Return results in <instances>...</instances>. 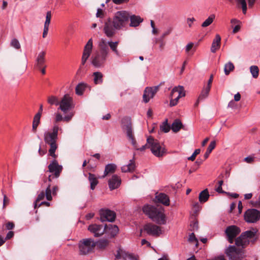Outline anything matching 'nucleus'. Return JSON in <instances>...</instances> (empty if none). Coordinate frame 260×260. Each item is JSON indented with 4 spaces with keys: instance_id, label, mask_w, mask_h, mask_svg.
<instances>
[{
    "instance_id": "6e6d98bb",
    "label": "nucleus",
    "mask_w": 260,
    "mask_h": 260,
    "mask_svg": "<svg viewBox=\"0 0 260 260\" xmlns=\"http://www.w3.org/2000/svg\"><path fill=\"white\" fill-rule=\"evenodd\" d=\"M61 120H63V117L62 116L61 114L59 113H56L55 117V122L56 123L61 121Z\"/></svg>"
},
{
    "instance_id": "774afa93",
    "label": "nucleus",
    "mask_w": 260,
    "mask_h": 260,
    "mask_svg": "<svg viewBox=\"0 0 260 260\" xmlns=\"http://www.w3.org/2000/svg\"><path fill=\"white\" fill-rule=\"evenodd\" d=\"M212 260H226L224 256L223 255H220L217 257H215Z\"/></svg>"
},
{
    "instance_id": "b1692460",
    "label": "nucleus",
    "mask_w": 260,
    "mask_h": 260,
    "mask_svg": "<svg viewBox=\"0 0 260 260\" xmlns=\"http://www.w3.org/2000/svg\"><path fill=\"white\" fill-rule=\"evenodd\" d=\"M51 11H48L46 13V20L44 23V29L42 37L43 38H45L48 34L49 30V27L51 19Z\"/></svg>"
},
{
    "instance_id": "3c124183",
    "label": "nucleus",
    "mask_w": 260,
    "mask_h": 260,
    "mask_svg": "<svg viewBox=\"0 0 260 260\" xmlns=\"http://www.w3.org/2000/svg\"><path fill=\"white\" fill-rule=\"evenodd\" d=\"M200 151L201 150L200 149H196L191 156L188 158V159L189 160L193 161L195 159L196 156L200 153Z\"/></svg>"
},
{
    "instance_id": "c756f323",
    "label": "nucleus",
    "mask_w": 260,
    "mask_h": 260,
    "mask_svg": "<svg viewBox=\"0 0 260 260\" xmlns=\"http://www.w3.org/2000/svg\"><path fill=\"white\" fill-rule=\"evenodd\" d=\"M107 44L110 47L111 50L117 56L120 57L121 53L118 50V46L119 44L118 41L112 42L108 41Z\"/></svg>"
},
{
    "instance_id": "2f4dec72",
    "label": "nucleus",
    "mask_w": 260,
    "mask_h": 260,
    "mask_svg": "<svg viewBox=\"0 0 260 260\" xmlns=\"http://www.w3.org/2000/svg\"><path fill=\"white\" fill-rule=\"evenodd\" d=\"M98 179V178L96 177L94 174L90 173L88 174V180L90 182L91 189H94L95 186L98 184L99 181Z\"/></svg>"
},
{
    "instance_id": "f8f14e48",
    "label": "nucleus",
    "mask_w": 260,
    "mask_h": 260,
    "mask_svg": "<svg viewBox=\"0 0 260 260\" xmlns=\"http://www.w3.org/2000/svg\"><path fill=\"white\" fill-rule=\"evenodd\" d=\"M244 218L248 223H255L260 219V211L255 209H249L244 213Z\"/></svg>"
},
{
    "instance_id": "603ef678",
    "label": "nucleus",
    "mask_w": 260,
    "mask_h": 260,
    "mask_svg": "<svg viewBox=\"0 0 260 260\" xmlns=\"http://www.w3.org/2000/svg\"><path fill=\"white\" fill-rule=\"evenodd\" d=\"M107 43L106 42V41L104 40H102L101 42L99 44V46L100 47V50H102L103 48H105L108 52V53H109V49L108 47H107Z\"/></svg>"
},
{
    "instance_id": "0e129e2a",
    "label": "nucleus",
    "mask_w": 260,
    "mask_h": 260,
    "mask_svg": "<svg viewBox=\"0 0 260 260\" xmlns=\"http://www.w3.org/2000/svg\"><path fill=\"white\" fill-rule=\"evenodd\" d=\"M14 236V233L12 231H10L7 234L6 237L4 240H8L11 239Z\"/></svg>"
},
{
    "instance_id": "bf43d9fd",
    "label": "nucleus",
    "mask_w": 260,
    "mask_h": 260,
    "mask_svg": "<svg viewBox=\"0 0 260 260\" xmlns=\"http://www.w3.org/2000/svg\"><path fill=\"white\" fill-rule=\"evenodd\" d=\"M193 43H189L185 47V51L188 53L193 47Z\"/></svg>"
},
{
    "instance_id": "ea45409f",
    "label": "nucleus",
    "mask_w": 260,
    "mask_h": 260,
    "mask_svg": "<svg viewBox=\"0 0 260 260\" xmlns=\"http://www.w3.org/2000/svg\"><path fill=\"white\" fill-rule=\"evenodd\" d=\"M215 146H216V142L215 141H213L210 142V143L207 149V151L204 154L205 159H206L208 157L210 153L215 148Z\"/></svg>"
},
{
    "instance_id": "aec40b11",
    "label": "nucleus",
    "mask_w": 260,
    "mask_h": 260,
    "mask_svg": "<svg viewBox=\"0 0 260 260\" xmlns=\"http://www.w3.org/2000/svg\"><path fill=\"white\" fill-rule=\"evenodd\" d=\"M92 39H90L84 48V50L82 56L81 64L84 65L87 60L90 56L92 49Z\"/></svg>"
},
{
    "instance_id": "5701e85b",
    "label": "nucleus",
    "mask_w": 260,
    "mask_h": 260,
    "mask_svg": "<svg viewBox=\"0 0 260 260\" xmlns=\"http://www.w3.org/2000/svg\"><path fill=\"white\" fill-rule=\"evenodd\" d=\"M121 184V179L117 175H113L108 181V184L111 190L117 188Z\"/></svg>"
},
{
    "instance_id": "393cba45",
    "label": "nucleus",
    "mask_w": 260,
    "mask_h": 260,
    "mask_svg": "<svg viewBox=\"0 0 260 260\" xmlns=\"http://www.w3.org/2000/svg\"><path fill=\"white\" fill-rule=\"evenodd\" d=\"M156 200L157 202L161 203L165 206H168L170 205V199L166 194L160 193L156 196Z\"/></svg>"
},
{
    "instance_id": "680f3d73",
    "label": "nucleus",
    "mask_w": 260,
    "mask_h": 260,
    "mask_svg": "<svg viewBox=\"0 0 260 260\" xmlns=\"http://www.w3.org/2000/svg\"><path fill=\"white\" fill-rule=\"evenodd\" d=\"M190 226L191 228V230H195L198 229V222L194 221L192 223H190Z\"/></svg>"
},
{
    "instance_id": "9d476101",
    "label": "nucleus",
    "mask_w": 260,
    "mask_h": 260,
    "mask_svg": "<svg viewBox=\"0 0 260 260\" xmlns=\"http://www.w3.org/2000/svg\"><path fill=\"white\" fill-rule=\"evenodd\" d=\"M256 231H247L243 233L240 237L235 241L236 245L237 247L244 248L249 243V239L253 238Z\"/></svg>"
},
{
    "instance_id": "6e6552de",
    "label": "nucleus",
    "mask_w": 260,
    "mask_h": 260,
    "mask_svg": "<svg viewBox=\"0 0 260 260\" xmlns=\"http://www.w3.org/2000/svg\"><path fill=\"white\" fill-rule=\"evenodd\" d=\"M225 253L230 260H242L244 257V251L234 245H230L225 250Z\"/></svg>"
},
{
    "instance_id": "f704fd0d",
    "label": "nucleus",
    "mask_w": 260,
    "mask_h": 260,
    "mask_svg": "<svg viewBox=\"0 0 260 260\" xmlns=\"http://www.w3.org/2000/svg\"><path fill=\"white\" fill-rule=\"evenodd\" d=\"M209 194L207 189H205L202 191L199 197V201L201 203H205L207 202L209 199Z\"/></svg>"
},
{
    "instance_id": "4be33fe9",
    "label": "nucleus",
    "mask_w": 260,
    "mask_h": 260,
    "mask_svg": "<svg viewBox=\"0 0 260 260\" xmlns=\"http://www.w3.org/2000/svg\"><path fill=\"white\" fill-rule=\"evenodd\" d=\"M105 227H106V230H105V233H106L108 237H114L118 233L119 229L116 225L112 224H105Z\"/></svg>"
},
{
    "instance_id": "4c0bfd02",
    "label": "nucleus",
    "mask_w": 260,
    "mask_h": 260,
    "mask_svg": "<svg viewBox=\"0 0 260 260\" xmlns=\"http://www.w3.org/2000/svg\"><path fill=\"white\" fill-rule=\"evenodd\" d=\"M87 85L84 83H81L78 84L76 87V93L79 95H82L85 90Z\"/></svg>"
},
{
    "instance_id": "20e7f679",
    "label": "nucleus",
    "mask_w": 260,
    "mask_h": 260,
    "mask_svg": "<svg viewBox=\"0 0 260 260\" xmlns=\"http://www.w3.org/2000/svg\"><path fill=\"white\" fill-rule=\"evenodd\" d=\"M129 19V13L126 11L116 12L113 18V23L117 30H120L128 25Z\"/></svg>"
},
{
    "instance_id": "4d7b16f0",
    "label": "nucleus",
    "mask_w": 260,
    "mask_h": 260,
    "mask_svg": "<svg viewBox=\"0 0 260 260\" xmlns=\"http://www.w3.org/2000/svg\"><path fill=\"white\" fill-rule=\"evenodd\" d=\"M4 195V200H3V208H5L6 206H7L9 204V199L6 196V194H3Z\"/></svg>"
},
{
    "instance_id": "72a5a7b5",
    "label": "nucleus",
    "mask_w": 260,
    "mask_h": 260,
    "mask_svg": "<svg viewBox=\"0 0 260 260\" xmlns=\"http://www.w3.org/2000/svg\"><path fill=\"white\" fill-rule=\"evenodd\" d=\"M41 117L40 113H37L34 117L32 125V131L34 133L37 132V127L40 123Z\"/></svg>"
},
{
    "instance_id": "1a4fd4ad",
    "label": "nucleus",
    "mask_w": 260,
    "mask_h": 260,
    "mask_svg": "<svg viewBox=\"0 0 260 260\" xmlns=\"http://www.w3.org/2000/svg\"><path fill=\"white\" fill-rule=\"evenodd\" d=\"M185 96V92L184 87L182 86H176L173 88L170 94V106H176L179 101V100Z\"/></svg>"
},
{
    "instance_id": "c9c22d12",
    "label": "nucleus",
    "mask_w": 260,
    "mask_h": 260,
    "mask_svg": "<svg viewBox=\"0 0 260 260\" xmlns=\"http://www.w3.org/2000/svg\"><path fill=\"white\" fill-rule=\"evenodd\" d=\"M182 126V124L180 120L176 119L172 124L171 129L175 132L177 133L181 129Z\"/></svg>"
},
{
    "instance_id": "412c9836",
    "label": "nucleus",
    "mask_w": 260,
    "mask_h": 260,
    "mask_svg": "<svg viewBox=\"0 0 260 260\" xmlns=\"http://www.w3.org/2000/svg\"><path fill=\"white\" fill-rule=\"evenodd\" d=\"M50 184L48 185L45 190V192L44 191H42L38 196L37 199L34 205L35 208H37V202L43 200L45 197L48 201H51L52 197L51 196V189L50 188Z\"/></svg>"
},
{
    "instance_id": "37998d69",
    "label": "nucleus",
    "mask_w": 260,
    "mask_h": 260,
    "mask_svg": "<svg viewBox=\"0 0 260 260\" xmlns=\"http://www.w3.org/2000/svg\"><path fill=\"white\" fill-rule=\"evenodd\" d=\"M250 73L254 78H256L258 76L259 69L256 66H252L250 68Z\"/></svg>"
},
{
    "instance_id": "4468645a",
    "label": "nucleus",
    "mask_w": 260,
    "mask_h": 260,
    "mask_svg": "<svg viewBox=\"0 0 260 260\" xmlns=\"http://www.w3.org/2000/svg\"><path fill=\"white\" fill-rule=\"evenodd\" d=\"M143 230L147 234L153 236L157 237L162 233L160 226L151 223L146 224L143 227Z\"/></svg>"
},
{
    "instance_id": "864d4df0",
    "label": "nucleus",
    "mask_w": 260,
    "mask_h": 260,
    "mask_svg": "<svg viewBox=\"0 0 260 260\" xmlns=\"http://www.w3.org/2000/svg\"><path fill=\"white\" fill-rule=\"evenodd\" d=\"M74 115V112H70L67 115L63 117V120L66 122H69Z\"/></svg>"
},
{
    "instance_id": "7ed1b4c3",
    "label": "nucleus",
    "mask_w": 260,
    "mask_h": 260,
    "mask_svg": "<svg viewBox=\"0 0 260 260\" xmlns=\"http://www.w3.org/2000/svg\"><path fill=\"white\" fill-rule=\"evenodd\" d=\"M122 123L123 129L126 131V135L129 141L131 142L133 146L135 149L140 150V151H143L146 148H150V147H149V144L147 143L145 145H143L141 148H138L136 141L133 134L132 123L130 118L128 117L123 118L122 120Z\"/></svg>"
},
{
    "instance_id": "ddd939ff",
    "label": "nucleus",
    "mask_w": 260,
    "mask_h": 260,
    "mask_svg": "<svg viewBox=\"0 0 260 260\" xmlns=\"http://www.w3.org/2000/svg\"><path fill=\"white\" fill-rule=\"evenodd\" d=\"M116 28L113 20L109 18L107 20L104 25L103 31L107 37L111 38L113 37L116 33Z\"/></svg>"
},
{
    "instance_id": "8fccbe9b",
    "label": "nucleus",
    "mask_w": 260,
    "mask_h": 260,
    "mask_svg": "<svg viewBox=\"0 0 260 260\" xmlns=\"http://www.w3.org/2000/svg\"><path fill=\"white\" fill-rule=\"evenodd\" d=\"M188 240L191 243H195L196 246L198 245V241L196 238L194 233H192L191 234L189 235Z\"/></svg>"
},
{
    "instance_id": "49530a36",
    "label": "nucleus",
    "mask_w": 260,
    "mask_h": 260,
    "mask_svg": "<svg viewBox=\"0 0 260 260\" xmlns=\"http://www.w3.org/2000/svg\"><path fill=\"white\" fill-rule=\"evenodd\" d=\"M10 45L16 49H19L21 47L19 41L15 38H14L11 40Z\"/></svg>"
},
{
    "instance_id": "cd10ccee",
    "label": "nucleus",
    "mask_w": 260,
    "mask_h": 260,
    "mask_svg": "<svg viewBox=\"0 0 260 260\" xmlns=\"http://www.w3.org/2000/svg\"><path fill=\"white\" fill-rule=\"evenodd\" d=\"M221 37L219 35L215 36V39L213 40L211 47V51L215 53L219 49L220 46Z\"/></svg>"
},
{
    "instance_id": "79ce46f5",
    "label": "nucleus",
    "mask_w": 260,
    "mask_h": 260,
    "mask_svg": "<svg viewBox=\"0 0 260 260\" xmlns=\"http://www.w3.org/2000/svg\"><path fill=\"white\" fill-rule=\"evenodd\" d=\"M59 101L58 98L55 96H50L48 98L47 102L51 105H55L56 106L59 105Z\"/></svg>"
},
{
    "instance_id": "39448f33",
    "label": "nucleus",
    "mask_w": 260,
    "mask_h": 260,
    "mask_svg": "<svg viewBox=\"0 0 260 260\" xmlns=\"http://www.w3.org/2000/svg\"><path fill=\"white\" fill-rule=\"evenodd\" d=\"M95 245V242L91 238L83 239L80 240L78 243L80 254L86 255L92 252Z\"/></svg>"
},
{
    "instance_id": "a19ab883",
    "label": "nucleus",
    "mask_w": 260,
    "mask_h": 260,
    "mask_svg": "<svg viewBox=\"0 0 260 260\" xmlns=\"http://www.w3.org/2000/svg\"><path fill=\"white\" fill-rule=\"evenodd\" d=\"M234 68L235 67L233 63L232 62L229 61L224 66V72L225 74L226 75H228L231 71L234 70Z\"/></svg>"
},
{
    "instance_id": "09e8293b",
    "label": "nucleus",
    "mask_w": 260,
    "mask_h": 260,
    "mask_svg": "<svg viewBox=\"0 0 260 260\" xmlns=\"http://www.w3.org/2000/svg\"><path fill=\"white\" fill-rule=\"evenodd\" d=\"M124 260H138V256L126 252Z\"/></svg>"
},
{
    "instance_id": "7c9ffc66",
    "label": "nucleus",
    "mask_w": 260,
    "mask_h": 260,
    "mask_svg": "<svg viewBox=\"0 0 260 260\" xmlns=\"http://www.w3.org/2000/svg\"><path fill=\"white\" fill-rule=\"evenodd\" d=\"M116 169V165L114 164H109L106 166L104 175L101 178H104L109 174L115 172Z\"/></svg>"
},
{
    "instance_id": "6ab92c4d",
    "label": "nucleus",
    "mask_w": 260,
    "mask_h": 260,
    "mask_svg": "<svg viewBox=\"0 0 260 260\" xmlns=\"http://www.w3.org/2000/svg\"><path fill=\"white\" fill-rule=\"evenodd\" d=\"M100 218L102 221H108L112 222L116 217L115 213L109 209H102L100 210Z\"/></svg>"
},
{
    "instance_id": "dca6fc26",
    "label": "nucleus",
    "mask_w": 260,
    "mask_h": 260,
    "mask_svg": "<svg viewBox=\"0 0 260 260\" xmlns=\"http://www.w3.org/2000/svg\"><path fill=\"white\" fill-rule=\"evenodd\" d=\"M159 85L153 87H147L145 88L143 95V101L147 103L151 99H152L156 93L158 91Z\"/></svg>"
},
{
    "instance_id": "c85d7f7f",
    "label": "nucleus",
    "mask_w": 260,
    "mask_h": 260,
    "mask_svg": "<svg viewBox=\"0 0 260 260\" xmlns=\"http://www.w3.org/2000/svg\"><path fill=\"white\" fill-rule=\"evenodd\" d=\"M210 89L209 87H204L203 89H202L201 94L199 95L198 99L197 100V101L196 103L195 104L196 106H198L199 103L207 98L208 96L209 91L210 90Z\"/></svg>"
},
{
    "instance_id": "9b49d317",
    "label": "nucleus",
    "mask_w": 260,
    "mask_h": 260,
    "mask_svg": "<svg viewBox=\"0 0 260 260\" xmlns=\"http://www.w3.org/2000/svg\"><path fill=\"white\" fill-rule=\"evenodd\" d=\"M58 109L66 114L74 108L73 98L68 94H65L59 101Z\"/></svg>"
},
{
    "instance_id": "052dcab7",
    "label": "nucleus",
    "mask_w": 260,
    "mask_h": 260,
    "mask_svg": "<svg viewBox=\"0 0 260 260\" xmlns=\"http://www.w3.org/2000/svg\"><path fill=\"white\" fill-rule=\"evenodd\" d=\"M96 16L97 17L102 18L103 16V11L101 9H98L97 10V12L96 14Z\"/></svg>"
},
{
    "instance_id": "473e14b6",
    "label": "nucleus",
    "mask_w": 260,
    "mask_h": 260,
    "mask_svg": "<svg viewBox=\"0 0 260 260\" xmlns=\"http://www.w3.org/2000/svg\"><path fill=\"white\" fill-rule=\"evenodd\" d=\"M135 169V164L134 159H131L127 165H124L121 167L122 172H128L133 171Z\"/></svg>"
},
{
    "instance_id": "13d9d810",
    "label": "nucleus",
    "mask_w": 260,
    "mask_h": 260,
    "mask_svg": "<svg viewBox=\"0 0 260 260\" xmlns=\"http://www.w3.org/2000/svg\"><path fill=\"white\" fill-rule=\"evenodd\" d=\"M162 39L163 38H162L160 40L157 39H155V43H157V42H159L160 43L159 48H160L161 50H162L164 49V46H165V43L163 42Z\"/></svg>"
},
{
    "instance_id": "a211bd4d",
    "label": "nucleus",
    "mask_w": 260,
    "mask_h": 260,
    "mask_svg": "<svg viewBox=\"0 0 260 260\" xmlns=\"http://www.w3.org/2000/svg\"><path fill=\"white\" fill-rule=\"evenodd\" d=\"M48 168V171L51 173L55 178L59 177L62 170V167L59 165L55 159L52 161Z\"/></svg>"
},
{
    "instance_id": "bb28decb",
    "label": "nucleus",
    "mask_w": 260,
    "mask_h": 260,
    "mask_svg": "<svg viewBox=\"0 0 260 260\" xmlns=\"http://www.w3.org/2000/svg\"><path fill=\"white\" fill-rule=\"evenodd\" d=\"M129 20H130L131 21L129 23V26L131 27H137L143 21V19L139 16L131 15L130 14Z\"/></svg>"
},
{
    "instance_id": "58836bf2",
    "label": "nucleus",
    "mask_w": 260,
    "mask_h": 260,
    "mask_svg": "<svg viewBox=\"0 0 260 260\" xmlns=\"http://www.w3.org/2000/svg\"><path fill=\"white\" fill-rule=\"evenodd\" d=\"M215 18L214 14L210 15L201 24L202 27H206L209 26Z\"/></svg>"
},
{
    "instance_id": "a18cd8bd",
    "label": "nucleus",
    "mask_w": 260,
    "mask_h": 260,
    "mask_svg": "<svg viewBox=\"0 0 260 260\" xmlns=\"http://www.w3.org/2000/svg\"><path fill=\"white\" fill-rule=\"evenodd\" d=\"M126 251L123 250L122 249L119 248L118 250H117L116 252V254H115V259H121L123 258L124 259Z\"/></svg>"
},
{
    "instance_id": "338daca9",
    "label": "nucleus",
    "mask_w": 260,
    "mask_h": 260,
    "mask_svg": "<svg viewBox=\"0 0 260 260\" xmlns=\"http://www.w3.org/2000/svg\"><path fill=\"white\" fill-rule=\"evenodd\" d=\"M193 207L196 212L199 211L200 210V206L199 203H198V202L194 203L193 204Z\"/></svg>"
},
{
    "instance_id": "de8ad7c7",
    "label": "nucleus",
    "mask_w": 260,
    "mask_h": 260,
    "mask_svg": "<svg viewBox=\"0 0 260 260\" xmlns=\"http://www.w3.org/2000/svg\"><path fill=\"white\" fill-rule=\"evenodd\" d=\"M109 242L107 240H101L98 242V246L101 249H104L108 245Z\"/></svg>"
},
{
    "instance_id": "0eeeda50",
    "label": "nucleus",
    "mask_w": 260,
    "mask_h": 260,
    "mask_svg": "<svg viewBox=\"0 0 260 260\" xmlns=\"http://www.w3.org/2000/svg\"><path fill=\"white\" fill-rule=\"evenodd\" d=\"M109 53L104 48L102 50L93 55L91 57V64L96 68H100L104 66Z\"/></svg>"
},
{
    "instance_id": "423d86ee",
    "label": "nucleus",
    "mask_w": 260,
    "mask_h": 260,
    "mask_svg": "<svg viewBox=\"0 0 260 260\" xmlns=\"http://www.w3.org/2000/svg\"><path fill=\"white\" fill-rule=\"evenodd\" d=\"M147 141L153 155L158 157H162L164 155L166 150L157 140L154 139L152 137H149L147 139Z\"/></svg>"
},
{
    "instance_id": "f257e3e1",
    "label": "nucleus",
    "mask_w": 260,
    "mask_h": 260,
    "mask_svg": "<svg viewBox=\"0 0 260 260\" xmlns=\"http://www.w3.org/2000/svg\"><path fill=\"white\" fill-rule=\"evenodd\" d=\"M143 212L153 221L158 224H165L166 217L164 210L161 207H155L152 205H146L143 207Z\"/></svg>"
},
{
    "instance_id": "2eb2a0df",
    "label": "nucleus",
    "mask_w": 260,
    "mask_h": 260,
    "mask_svg": "<svg viewBox=\"0 0 260 260\" xmlns=\"http://www.w3.org/2000/svg\"><path fill=\"white\" fill-rule=\"evenodd\" d=\"M88 230L94 237H98L105 233L106 227L104 224H92L88 226Z\"/></svg>"
},
{
    "instance_id": "a878e982",
    "label": "nucleus",
    "mask_w": 260,
    "mask_h": 260,
    "mask_svg": "<svg viewBox=\"0 0 260 260\" xmlns=\"http://www.w3.org/2000/svg\"><path fill=\"white\" fill-rule=\"evenodd\" d=\"M45 54L46 52L45 51H41L39 53L37 57L36 66L39 69H41L43 67L45 66L44 65Z\"/></svg>"
},
{
    "instance_id": "f03ea898",
    "label": "nucleus",
    "mask_w": 260,
    "mask_h": 260,
    "mask_svg": "<svg viewBox=\"0 0 260 260\" xmlns=\"http://www.w3.org/2000/svg\"><path fill=\"white\" fill-rule=\"evenodd\" d=\"M59 130H61V128L55 124L52 127V132H46L44 135L45 143L50 146L49 155L54 158L57 157L55 152L57 148V140Z\"/></svg>"
},
{
    "instance_id": "f3484780",
    "label": "nucleus",
    "mask_w": 260,
    "mask_h": 260,
    "mask_svg": "<svg viewBox=\"0 0 260 260\" xmlns=\"http://www.w3.org/2000/svg\"><path fill=\"white\" fill-rule=\"evenodd\" d=\"M240 229L236 225H231L226 228L225 234L228 240L230 243H233L234 239L240 233Z\"/></svg>"
},
{
    "instance_id": "e2e57ef3",
    "label": "nucleus",
    "mask_w": 260,
    "mask_h": 260,
    "mask_svg": "<svg viewBox=\"0 0 260 260\" xmlns=\"http://www.w3.org/2000/svg\"><path fill=\"white\" fill-rule=\"evenodd\" d=\"M7 230H12L14 227V224L13 222H9L6 224Z\"/></svg>"
},
{
    "instance_id": "69168bd1",
    "label": "nucleus",
    "mask_w": 260,
    "mask_h": 260,
    "mask_svg": "<svg viewBox=\"0 0 260 260\" xmlns=\"http://www.w3.org/2000/svg\"><path fill=\"white\" fill-rule=\"evenodd\" d=\"M172 30V28H169L168 29H167L166 31H165L163 33V34L162 35V38H164L166 36L169 35L171 32Z\"/></svg>"
},
{
    "instance_id": "c03bdc74",
    "label": "nucleus",
    "mask_w": 260,
    "mask_h": 260,
    "mask_svg": "<svg viewBox=\"0 0 260 260\" xmlns=\"http://www.w3.org/2000/svg\"><path fill=\"white\" fill-rule=\"evenodd\" d=\"M170 128L171 127L168 123V119H166V120L160 126V130L164 133L169 132Z\"/></svg>"
},
{
    "instance_id": "5fc2aeb1",
    "label": "nucleus",
    "mask_w": 260,
    "mask_h": 260,
    "mask_svg": "<svg viewBox=\"0 0 260 260\" xmlns=\"http://www.w3.org/2000/svg\"><path fill=\"white\" fill-rule=\"evenodd\" d=\"M196 21L194 17L187 18L186 19V22L189 28H191L192 26L193 23Z\"/></svg>"
},
{
    "instance_id": "e433bc0d",
    "label": "nucleus",
    "mask_w": 260,
    "mask_h": 260,
    "mask_svg": "<svg viewBox=\"0 0 260 260\" xmlns=\"http://www.w3.org/2000/svg\"><path fill=\"white\" fill-rule=\"evenodd\" d=\"M93 76L94 77V83L95 84L102 83L103 75L102 73L100 72H94L93 74Z\"/></svg>"
}]
</instances>
